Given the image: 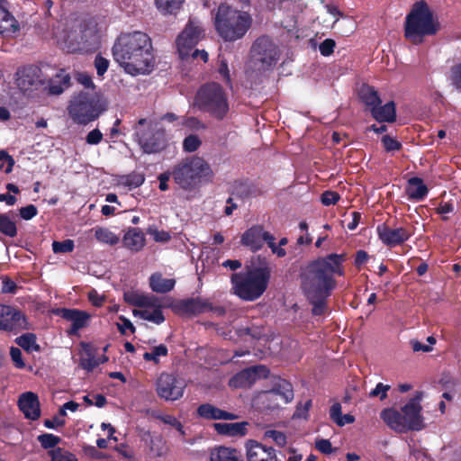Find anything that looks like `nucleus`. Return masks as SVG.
<instances>
[{"instance_id":"1","label":"nucleus","mask_w":461,"mask_h":461,"mask_svg":"<svg viewBox=\"0 0 461 461\" xmlns=\"http://www.w3.org/2000/svg\"><path fill=\"white\" fill-rule=\"evenodd\" d=\"M346 254L330 253L318 257L301 267L300 289L312 306L313 316H322L329 309L328 299L337 287L336 276L345 275Z\"/></svg>"},{"instance_id":"2","label":"nucleus","mask_w":461,"mask_h":461,"mask_svg":"<svg viewBox=\"0 0 461 461\" xmlns=\"http://www.w3.org/2000/svg\"><path fill=\"white\" fill-rule=\"evenodd\" d=\"M114 61L131 76L149 74L156 59L151 38L143 32H122L112 48Z\"/></svg>"},{"instance_id":"3","label":"nucleus","mask_w":461,"mask_h":461,"mask_svg":"<svg viewBox=\"0 0 461 461\" xmlns=\"http://www.w3.org/2000/svg\"><path fill=\"white\" fill-rule=\"evenodd\" d=\"M213 24L219 36L225 41H235L243 38L249 30L252 18L248 12L221 3L215 12Z\"/></svg>"},{"instance_id":"4","label":"nucleus","mask_w":461,"mask_h":461,"mask_svg":"<svg viewBox=\"0 0 461 461\" xmlns=\"http://www.w3.org/2000/svg\"><path fill=\"white\" fill-rule=\"evenodd\" d=\"M438 24L434 20L433 12L425 0L415 2L404 23V37L412 44L423 42L424 37L435 35Z\"/></svg>"},{"instance_id":"5","label":"nucleus","mask_w":461,"mask_h":461,"mask_svg":"<svg viewBox=\"0 0 461 461\" xmlns=\"http://www.w3.org/2000/svg\"><path fill=\"white\" fill-rule=\"evenodd\" d=\"M270 276L267 267L234 273L230 276L233 294L243 301H256L267 290Z\"/></svg>"},{"instance_id":"6","label":"nucleus","mask_w":461,"mask_h":461,"mask_svg":"<svg viewBox=\"0 0 461 461\" xmlns=\"http://www.w3.org/2000/svg\"><path fill=\"white\" fill-rule=\"evenodd\" d=\"M195 106L212 118L222 121L230 111L228 95L224 88L216 82L202 85L194 97Z\"/></svg>"},{"instance_id":"7","label":"nucleus","mask_w":461,"mask_h":461,"mask_svg":"<svg viewBox=\"0 0 461 461\" xmlns=\"http://www.w3.org/2000/svg\"><path fill=\"white\" fill-rule=\"evenodd\" d=\"M213 176L210 165L203 158L193 156L175 166L172 176L176 184L184 190L194 189L203 177Z\"/></svg>"},{"instance_id":"8","label":"nucleus","mask_w":461,"mask_h":461,"mask_svg":"<svg viewBox=\"0 0 461 461\" xmlns=\"http://www.w3.org/2000/svg\"><path fill=\"white\" fill-rule=\"evenodd\" d=\"M135 136L142 151L147 154L158 153L167 147V134L163 129H158L147 119L141 118L135 126Z\"/></svg>"},{"instance_id":"9","label":"nucleus","mask_w":461,"mask_h":461,"mask_svg":"<svg viewBox=\"0 0 461 461\" xmlns=\"http://www.w3.org/2000/svg\"><path fill=\"white\" fill-rule=\"evenodd\" d=\"M294 387L292 384L281 377H275L272 381V388L263 391L258 395V403L263 411H275L280 407L278 399L284 403H289L294 400Z\"/></svg>"},{"instance_id":"10","label":"nucleus","mask_w":461,"mask_h":461,"mask_svg":"<svg viewBox=\"0 0 461 461\" xmlns=\"http://www.w3.org/2000/svg\"><path fill=\"white\" fill-rule=\"evenodd\" d=\"M68 109L71 119L84 125L97 119L101 113L98 101L86 93H80L74 96Z\"/></svg>"},{"instance_id":"11","label":"nucleus","mask_w":461,"mask_h":461,"mask_svg":"<svg viewBox=\"0 0 461 461\" xmlns=\"http://www.w3.org/2000/svg\"><path fill=\"white\" fill-rule=\"evenodd\" d=\"M205 36V30L202 22L196 17H190L176 40L179 57L185 59L190 57L194 48Z\"/></svg>"},{"instance_id":"12","label":"nucleus","mask_w":461,"mask_h":461,"mask_svg":"<svg viewBox=\"0 0 461 461\" xmlns=\"http://www.w3.org/2000/svg\"><path fill=\"white\" fill-rule=\"evenodd\" d=\"M171 309L178 315L186 316H197L209 312L218 317L226 314V309L223 306L213 305L210 299L201 296L176 301L171 305Z\"/></svg>"},{"instance_id":"13","label":"nucleus","mask_w":461,"mask_h":461,"mask_svg":"<svg viewBox=\"0 0 461 461\" xmlns=\"http://www.w3.org/2000/svg\"><path fill=\"white\" fill-rule=\"evenodd\" d=\"M158 395L165 401H176L184 395L185 382L168 373H162L156 384Z\"/></svg>"},{"instance_id":"14","label":"nucleus","mask_w":461,"mask_h":461,"mask_svg":"<svg viewBox=\"0 0 461 461\" xmlns=\"http://www.w3.org/2000/svg\"><path fill=\"white\" fill-rule=\"evenodd\" d=\"M14 79L17 87L23 93L38 90L44 85L42 70L36 65L18 68Z\"/></svg>"},{"instance_id":"15","label":"nucleus","mask_w":461,"mask_h":461,"mask_svg":"<svg viewBox=\"0 0 461 461\" xmlns=\"http://www.w3.org/2000/svg\"><path fill=\"white\" fill-rule=\"evenodd\" d=\"M251 51L263 70L274 67L279 58L276 46L267 38L259 37L252 45Z\"/></svg>"},{"instance_id":"16","label":"nucleus","mask_w":461,"mask_h":461,"mask_svg":"<svg viewBox=\"0 0 461 461\" xmlns=\"http://www.w3.org/2000/svg\"><path fill=\"white\" fill-rule=\"evenodd\" d=\"M76 40V42H69L67 46L68 52H94L100 45V37L95 27L85 26Z\"/></svg>"},{"instance_id":"17","label":"nucleus","mask_w":461,"mask_h":461,"mask_svg":"<svg viewBox=\"0 0 461 461\" xmlns=\"http://www.w3.org/2000/svg\"><path fill=\"white\" fill-rule=\"evenodd\" d=\"M269 374L270 371L266 366H253L233 375L230 379L229 385L233 388H248L254 384L256 381L267 378Z\"/></svg>"},{"instance_id":"18","label":"nucleus","mask_w":461,"mask_h":461,"mask_svg":"<svg viewBox=\"0 0 461 461\" xmlns=\"http://www.w3.org/2000/svg\"><path fill=\"white\" fill-rule=\"evenodd\" d=\"M272 236L273 234L265 230L263 225L256 224L244 231L240 237V244L255 253L260 250L265 243L267 245L269 240H272Z\"/></svg>"},{"instance_id":"19","label":"nucleus","mask_w":461,"mask_h":461,"mask_svg":"<svg viewBox=\"0 0 461 461\" xmlns=\"http://www.w3.org/2000/svg\"><path fill=\"white\" fill-rule=\"evenodd\" d=\"M376 233L381 242L388 248H394L407 241L411 232L404 228H391L386 223L377 225Z\"/></svg>"},{"instance_id":"20","label":"nucleus","mask_w":461,"mask_h":461,"mask_svg":"<svg viewBox=\"0 0 461 461\" xmlns=\"http://www.w3.org/2000/svg\"><path fill=\"white\" fill-rule=\"evenodd\" d=\"M0 329L7 331H19L26 329L24 314L10 305H0Z\"/></svg>"},{"instance_id":"21","label":"nucleus","mask_w":461,"mask_h":461,"mask_svg":"<svg viewBox=\"0 0 461 461\" xmlns=\"http://www.w3.org/2000/svg\"><path fill=\"white\" fill-rule=\"evenodd\" d=\"M421 406L414 399H411L404 406L401 408V411L404 419V426L406 427V432L409 430H421L425 425L423 422V417L421 416Z\"/></svg>"},{"instance_id":"22","label":"nucleus","mask_w":461,"mask_h":461,"mask_svg":"<svg viewBox=\"0 0 461 461\" xmlns=\"http://www.w3.org/2000/svg\"><path fill=\"white\" fill-rule=\"evenodd\" d=\"M56 313L62 319L72 322L67 331L69 336L77 335L79 330L87 325L91 318L88 312L78 309L60 308L57 310Z\"/></svg>"},{"instance_id":"23","label":"nucleus","mask_w":461,"mask_h":461,"mask_svg":"<svg viewBox=\"0 0 461 461\" xmlns=\"http://www.w3.org/2000/svg\"><path fill=\"white\" fill-rule=\"evenodd\" d=\"M247 461H278L276 449L257 440L249 439L245 443Z\"/></svg>"},{"instance_id":"24","label":"nucleus","mask_w":461,"mask_h":461,"mask_svg":"<svg viewBox=\"0 0 461 461\" xmlns=\"http://www.w3.org/2000/svg\"><path fill=\"white\" fill-rule=\"evenodd\" d=\"M18 407L28 420H37L41 417L39 397L32 392H26L20 395Z\"/></svg>"},{"instance_id":"25","label":"nucleus","mask_w":461,"mask_h":461,"mask_svg":"<svg viewBox=\"0 0 461 461\" xmlns=\"http://www.w3.org/2000/svg\"><path fill=\"white\" fill-rule=\"evenodd\" d=\"M140 439L149 448V454L154 457L164 456L168 450L167 442L160 434L152 433L149 430L143 431L140 435Z\"/></svg>"},{"instance_id":"26","label":"nucleus","mask_w":461,"mask_h":461,"mask_svg":"<svg viewBox=\"0 0 461 461\" xmlns=\"http://www.w3.org/2000/svg\"><path fill=\"white\" fill-rule=\"evenodd\" d=\"M196 415L206 420H232L238 419V416L232 412L221 410L212 403L200 404L196 409Z\"/></svg>"},{"instance_id":"27","label":"nucleus","mask_w":461,"mask_h":461,"mask_svg":"<svg viewBox=\"0 0 461 461\" xmlns=\"http://www.w3.org/2000/svg\"><path fill=\"white\" fill-rule=\"evenodd\" d=\"M372 117L378 122H394L396 121V107L393 101L384 105L377 104L372 107L370 112Z\"/></svg>"},{"instance_id":"28","label":"nucleus","mask_w":461,"mask_h":461,"mask_svg":"<svg viewBox=\"0 0 461 461\" xmlns=\"http://www.w3.org/2000/svg\"><path fill=\"white\" fill-rule=\"evenodd\" d=\"M247 421L235 423H213V429L219 435L228 437H242L248 433Z\"/></svg>"},{"instance_id":"29","label":"nucleus","mask_w":461,"mask_h":461,"mask_svg":"<svg viewBox=\"0 0 461 461\" xmlns=\"http://www.w3.org/2000/svg\"><path fill=\"white\" fill-rule=\"evenodd\" d=\"M405 192L410 200L422 201L427 196L429 189L422 178L413 176L408 179Z\"/></svg>"},{"instance_id":"30","label":"nucleus","mask_w":461,"mask_h":461,"mask_svg":"<svg viewBox=\"0 0 461 461\" xmlns=\"http://www.w3.org/2000/svg\"><path fill=\"white\" fill-rule=\"evenodd\" d=\"M145 241L144 233L139 228H129L122 239L124 247L134 252L141 250Z\"/></svg>"},{"instance_id":"31","label":"nucleus","mask_w":461,"mask_h":461,"mask_svg":"<svg viewBox=\"0 0 461 461\" xmlns=\"http://www.w3.org/2000/svg\"><path fill=\"white\" fill-rule=\"evenodd\" d=\"M380 416L384 423L392 429L400 433L406 432L402 411H398L393 408L384 409L382 411Z\"/></svg>"},{"instance_id":"32","label":"nucleus","mask_w":461,"mask_h":461,"mask_svg":"<svg viewBox=\"0 0 461 461\" xmlns=\"http://www.w3.org/2000/svg\"><path fill=\"white\" fill-rule=\"evenodd\" d=\"M210 461H244V459L240 450L219 446L211 450Z\"/></svg>"},{"instance_id":"33","label":"nucleus","mask_w":461,"mask_h":461,"mask_svg":"<svg viewBox=\"0 0 461 461\" xmlns=\"http://www.w3.org/2000/svg\"><path fill=\"white\" fill-rule=\"evenodd\" d=\"M145 308H153V311H149L148 309H134L132 311V314L135 317H139L144 321H151L157 325H159L165 321V316L161 310L162 305L160 304V302L158 297L155 306H145Z\"/></svg>"},{"instance_id":"34","label":"nucleus","mask_w":461,"mask_h":461,"mask_svg":"<svg viewBox=\"0 0 461 461\" xmlns=\"http://www.w3.org/2000/svg\"><path fill=\"white\" fill-rule=\"evenodd\" d=\"M123 300L130 305L145 308V306H155L157 297L145 295L133 290H127L123 293Z\"/></svg>"},{"instance_id":"35","label":"nucleus","mask_w":461,"mask_h":461,"mask_svg":"<svg viewBox=\"0 0 461 461\" xmlns=\"http://www.w3.org/2000/svg\"><path fill=\"white\" fill-rule=\"evenodd\" d=\"M236 335L246 342L259 340L265 336V328L256 324L240 326L235 330Z\"/></svg>"},{"instance_id":"36","label":"nucleus","mask_w":461,"mask_h":461,"mask_svg":"<svg viewBox=\"0 0 461 461\" xmlns=\"http://www.w3.org/2000/svg\"><path fill=\"white\" fill-rule=\"evenodd\" d=\"M70 76L64 69H60L48 83L50 95H59L70 86Z\"/></svg>"},{"instance_id":"37","label":"nucleus","mask_w":461,"mask_h":461,"mask_svg":"<svg viewBox=\"0 0 461 461\" xmlns=\"http://www.w3.org/2000/svg\"><path fill=\"white\" fill-rule=\"evenodd\" d=\"M175 285V279L164 278L160 273H154L149 277V286L156 293H168L174 289Z\"/></svg>"},{"instance_id":"38","label":"nucleus","mask_w":461,"mask_h":461,"mask_svg":"<svg viewBox=\"0 0 461 461\" xmlns=\"http://www.w3.org/2000/svg\"><path fill=\"white\" fill-rule=\"evenodd\" d=\"M359 98L366 104L369 112H371L372 107L377 106V104H381L382 101L375 87L370 86L368 85H363L358 93Z\"/></svg>"},{"instance_id":"39","label":"nucleus","mask_w":461,"mask_h":461,"mask_svg":"<svg viewBox=\"0 0 461 461\" xmlns=\"http://www.w3.org/2000/svg\"><path fill=\"white\" fill-rule=\"evenodd\" d=\"M19 30L18 22L8 11L4 10L0 13V34L9 36Z\"/></svg>"},{"instance_id":"40","label":"nucleus","mask_w":461,"mask_h":461,"mask_svg":"<svg viewBox=\"0 0 461 461\" xmlns=\"http://www.w3.org/2000/svg\"><path fill=\"white\" fill-rule=\"evenodd\" d=\"M184 2L185 0H154L157 9L165 15L176 14Z\"/></svg>"},{"instance_id":"41","label":"nucleus","mask_w":461,"mask_h":461,"mask_svg":"<svg viewBox=\"0 0 461 461\" xmlns=\"http://www.w3.org/2000/svg\"><path fill=\"white\" fill-rule=\"evenodd\" d=\"M36 335L34 333H24L15 339V343L28 353L39 352L41 347L37 344Z\"/></svg>"},{"instance_id":"42","label":"nucleus","mask_w":461,"mask_h":461,"mask_svg":"<svg viewBox=\"0 0 461 461\" xmlns=\"http://www.w3.org/2000/svg\"><path fill=\"white\" fill-rule=\"evenodd\" d=\"M0 233L9 238L17 236L16 222L7 213H0Z\"/></svg>"},{"instance_id":"43","label":"nucleus","mask_w":461,"mask_h":461,"mask_svg":"<svg viewBox=\"0 0 461 461\" xmlns=\"http://www.w3.org/2000/svg\"><path fill=\"white\" fill-rule=\"evenodd\" d=\"M82 347L85 350L86 357L80 358L79 366L87 372H92L100 365V361L95 358V355L92 353L89 344L82 343Z\"/></svg>"},{"instance_id":"44","label":"nucleus","mask_w":461,"mask_h":461,"mask_svg":"<svg viewBox=\"0 0 461 461\" xmlns=\"http://www.w3.org/2000/svg\"><path fill=\"white\" fill-rule=\"evenodd\" d=\"M95 239L104 244L114 246L120 241V238L107 228L99 227L95 231Z\"/></svg>"},{"instance_id":"45","label":"nucleus","mask_w":461,"mask_h":461,"mask_svg":"<svg viewBox=\"0 0 461 461\" xmlns=\"http://www.w3.org/2000/svg\"><path fill=\"white\" fill-rule=\"evenodd\" d=\"M145 181V175L140 172L133 171L128 175L122 176L120 183L129 189H134L140 186Z\"/></svg>"},{"instance_id":"46","label":"nucleus","mask_w":461,"mask_h":461,"mask_svg":"<svg viewBox=\"0 0 461 461\" xmlns=\"http://www.w3.org/2000/svg\"><path fill=\"white\" fill-rule=\"evenodd\" d=\"M48 456L50 457V461H78L75 454L63 447L49 450Z\"/></svg>"},{"instance_id":"47","label":"nucleus","mask_w":461,"mask_h":461,"mask_svg":"<svg viewBox=\"0 0 461 461\" xmlns=\"http://www.w3.org/2000/svg\"><path fill=\"white\" fill-rule=\"evenodd\" d=\"M38 442L43 449H55L61 442V438L51 433H43L37 437Z\"/></svg>"},{"instance_id":"48","label":"nucleus","mask_w":461,"mask_h":461,"mask_svg":"<svg viewBox=\"0 0 461 461\" xmlns=\"http://www.w3.org/2000/svg\"><path fill=\"white\" fill-rule=\"evenodd\" d=\"M168 354L167 347L164 344H160L152 348L150 352H145L143 354V358L146 361H152L155 364L159 363V357H167Z\"/></svg>"},{"instance_id":"49","label":"nucleus","mask_w":461,"mask_h":461,"mask_svg":"<svg viewBox=\"0 0 461 461\" xmlns=\"http://www.w3.org/2000/svg\"><path fill=\"white\" fill-rule=\"evenodd\" d=\"M381 142H382L384 149L386 152L399 151L402 148V144L399 140L391 137L388 134L384 135L381 138Z\"/></svg>"},{"instance_id":"50","label":"nucleus","mask_w":461,"mask_h":461,"mask_svg":"<svg viewBox=\"0 0 461 461\" xmlns=\"http://www.w3.org/2000/svg\"><path fill=\"white\" fill-rule=\"evenodd\" d=\"M75 249V243L73 240L67 239L62 241H53L52 250L54 253H69Z\"/></svg>"},{"instance_id":"51","label":"nucleus","mask_w":461,"mask_h":461,"mask_svg":"<svg viewBox=\"0 0 461 461\" xmlns=\"http://www.w3.org/2000/svg\"><path fill=\"white\" fill-rule=\"evenodd\" d=\"M202 145V140L197 135L191 134L185 137L183 140V149L185 152H194Z\"/></svg>"},{"instance_id":"52","label":"nucleus","mask_w":461,"mask_h":461,"mask_svg":"<svg viewBox=\"0 0 461 461\" xmlns=\"http://www.w3.org/2000/svg\"><path fill=\"white\" fill-rule=\"evenodd\" d=\"M265 438H272L275 443L279 447H285L286 445V436L284 432L269 429L266 430L264 433Z\"/></svg>"},{"instance_id":"53","label":"nucleus","mask_w":461,"mask_h":461,"mask_svg":"<svg viewBox=\"0 0 461 461\" xmlns=\"http://www.w3.org/2000/svg\"><path fill=\"white\" fill-rule=\"evenodd\" d=\"M109 64V60L101 54L95 56L94 65L99 77H103L106 73Z\"/></svg>"},{"instance_id":"54","label":"nucleus","mask_w":461,"mask_h":461,"mask_svg":"<svg viewBox=\"0 0 461 461\" xmlns=\"http://www.w3.org/2000/svg\"><path fill=\"white\" fill-rule=\"evenodd\" d=\"M391 386L388 384H384L383 383H378L376 386L370 391L369 396L371 398L379 397L381 401L387 398V392L390 390Z\"/></svg>"},{"instance_id":"55","label":"nucleus","mask_w":461,"mask_h":461,"mask_svg":"<svg viewBox=\"0 0 461 461\" xmlns=\"http://www.w3.org/2000/svg\"><path fill=\"white\" fill-rule=\"evenodd\" d=\"M339 199L340 195L339 193L330 190L323 192L321 197L322 204L326 206L336 204Z\"/></svg>"},{"instance_id":"56","label":"nucleus","mask_w":461,"mask_h":461,"mask_svg":"<svg viewBox=\"0 0 461 461\" xmlns=\"http://www.w3.org/2000/svg\"><path fill=\"white\" fill-rule=\"evenodd\" d=\"M120 322L117 323V329L121 334L125 335L126 330H129L131 333H135L136 328L132 322L123 315L119 316Z\"/></svg>"},{"instance_id":"57","label":"nucleus","mask_w":461,"mask_h":461,"mask_svg":"<svg viewBox=\"0 0 461 461\" xmlns=\"http://www.w3.org/2000/svg\"><path fill=\"white\" fill-rule=\"evenodd\" d=\"M10 356L15 367L19 369H23L25 367V363L23 359L22 351L19 348L12 347L10 348Z\"/></svg>"},{"instance_id":"58","label":"nucleus","mask_w":461,"mask_h":461,"mask_svg":"<svg viewBox=\"0 0 461 461\" xmlns=\"http://www.w3.org/2000/svg\"><path fill=\"white\" fill-rule=\"evenodd\" d=\"M336 47V42L332 39H326L322 42H321L319 46V50L321 54L324 57H328L334 52V49Z\"/></svg>"},{"instance_id":"59","label":"nucleus","mask_w":461,"mask_h":461,"mask_svg":"<svg viewBox=\"0 0 461 461\" xmlns=\"http://www.w3.org/2000/svg\"><path fill=\"white\" fill-rule=\"evenodd\" d=\"M450 79L453 86L461 91V63L451 68Z\"/></svg>"},{"instance_id":"60","label":"nucleus","mask_w":461,"mask_h":461,"mask_svg":"<svg viewBox=\"0 0 461 461\" xmlns=\"http://www.w3.org/2000/svg\"><path fill=\"white\" fill-rule=\"evenodd\" d=\"M0 162H2L0 168H4V163H6L7 166L5 168V172L7 174L12 172L13 167L14 165V159L8 154L7 151L4 149L0 150Z\"/></svg>"},{"instance_id":"61","label":"nucleus","mask_w":461,"mask_h":461,"mask_svg":"<svg viewBox=\"0 0 461 461\" xmlns=\"http://www.w3.org/2000/svg\"><path fill=\"white\" fill-rule=\"evenodd\" d=\"M19 212H20L21 218H23V220L29 221L38 214V209L35 205L29 204L24 207H22L19 210Z\"/></svg>"},{"instance_id":"62","label":"nucleus","mask_w":461,"mask_h":461,"mask_svg":"<svg viewBox=\"0 0 461 461\" xmlns=\"http://www.w3.org/2000/svg\"><path fill=\"white\" fill-rule=\"evenodd\" d=\"M103 133L99 129H94L86 137V142L89 145H97L103 140Z\"/></svg>"},{"instance_id":"63","label":"nucleus","mask_w":461,"mask_h":461,"mask_svg":"<svg viewBox=\"0 0 461 461\" xmlns=\"http://www.w3.org/2000/svg\"><path fill=\"white\" fill-rule=\"evenodd\" d=\"M148 232L153 236L154 240L157 242H167L171 239L170 234L166 230H152L149 228Z\"/></svg>"},{"instance_id":"64","label":"nucleus","mask_w":461,"mask_h":461,"mask_svg":"<svg viewBox=\"0 0 461 461\" xmlns=\"http://www.w3.org/2000/svg\"><path fill=\"white\" fill-rule=\"evenodd\" d=\"M315 447L322 454L329 455L331 454L333 449L331 443L329 439H319L315 442Z\"/></svg>"}]
</instances>
